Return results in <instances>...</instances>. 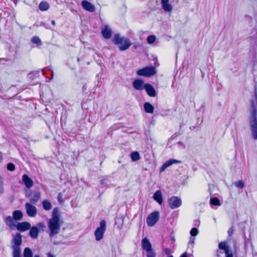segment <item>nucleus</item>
Wrapping results in <instances>:
<instances>
[{"mask_svg": "<svg viewBox=\"0 0 257 257\" xmlns=\"http://www.w3.org/2000/svg\"><path fill=\"white\" fill-rule=\"evenodd\" d=\"M62 223V221L60 220V215L58 213V209L55 208L52 212V217L48 222L50 236H54L59 232Z\"/></svg>", "mask_w": 257, "mask_h": 257, "instance_id": "f257e3e1", "label": "nucleus"}, {"mask_svg": "<svg viewBox=\"0 0 257 257\" xmlns=\"http://www.w3.org/2000/svg\"><path fill=\"white\" fill-rule=\"evenodd\" d=\"M112 42L118 46L119 50L121 51L126 50L132 45V43L128 38L121 37L119 34L114 35Z\"/></svg>", "mask_w": 257, "mask_h": 257, "instance_id": "f03ea898", "label": "nucleus"}, {"mask_svg": "<svg viewBox=\"0 0 257 257\" xmlns=\"http://www.w3.org/2000/svg\"><path fill=\"white\" fill-rule=\"evenodd\" d=\"M23 214L21 210H16L13 211V216H7L5 218V222L7 225L10 228H13L15 224L14 220L19 221L22 219Z\"/></svg>", "mask_w": 257, "mask_h": 257, "instance_id": "7ed1b4c3", "label": "nucleus"}, {"mask_svg": "<svg viewBox=\"0 0 257 257\" xmlns=\"http://www.w3.org/2000/svg\"><path fill=\"white\" fill-rule=\"evenodd\" d=\"M157 71L154 66H146L137 70L138 75L145 77H151L156 74Z\"/></svg>", "mask_w": 257, "mask_h": 257, "instance_id": "20e7f679", "label": "nucleus"}, {"mask_svg": "<svg viewBox=\"0 0 257 257\" xmlns=\"http://www.w3.org/2000/svg\"><path fill=\"white\" fill-rule=\"evenodd\" d=\"M99 224V226L97 227L94 231L95 240L98 241L103 238L104 233L106 230V222L105 220H101Z\"/></svg>", "mask_w": 257, "mask_h": 257, "instance_id": "39448f33", "label": "nucleus"}, {"mask_svg": "<svg viewBox=\"0 0 257 257\" xmlns=\"http://www.w3.org/2000/svg\"><path fill=\"white\" fill-rule=\"evenodd\" d=\"M142 245L143 249L146 251L147 257L156 256V253L152 248V244L147 237L142 239Z\"/></svg>", "mask_w": 257, "mask_h": 257, "instance_id": "423d86ee", "label": "nucleus"}, {"mask_svg": "<svg viewBox=\"0 0 257 257\" xmlns=\"http://www.w3.org/2000/svg\"><path fill=\"white\" fill-rule=\"evenodd\" d=\"M249 122L251 127L252 137L254 140H257V114L250 113Z\"/></svg>", "mask_w": 257, "mask_h": 257, "instance_id": "0eeeda50", "label": "nucleus"}, {"mask_svg": "<svg viewBox=\"0 0 257 257\" xmlns=\"http://www.w3.org/2000/svg\"><path fill=\"white\" fill-rule=\"evenodd\" d=\"M159 219V212L154 211L147 217V223L149 226H154Z\"/></svg>", "mask_w": 257, "mask_h": 257, "instance_id": "6e6552de", "label": "nucleus"}, {"mask_svg": "<svg viewBox=\"0 0 257 257\" xmlns=\"http://www.w3.org/2000/svg\"><path fill=\"white\" fill-rule=\"evenodd\" d=\"M168 205L172 209H174L179 207L182 204V200L177 196H172L168 199Z\"/></svg>", "mask_w": 257, "mask_h": 257, "instance_id": "1a4fd4ad", "label": "nucleus"}, {"mask_svg": "<svg viewBox=\"0 0 257 257\" xmlns=\"http://www.w3.org/2000/svg\"><path fill=\"white\" fill-rule=\"evenodd\" d=\"M249 111L250 113L257 114V91H254V95L250 100Z\"/></svg>", "mask_w": 257, "mask_h": 257, "instance_id": "9d476101", "label": "nucleus"}, {"mask_svg": "<svg viewBox=\"0 0 257 257\" xmlns=\"http://www.w3.org/2000/svg\"><path fill=\"white\" fill-rule=\"evenodd\" d=\"M17 229L20 232H25L31 228V224L27 221L18 222L15 224Z\"/></svg>", "mask_w": 257, "mask_h": 257, "instance_id": "9b49d317", "label": "nucleus"}, {"mask_svg": "<svg viewBox=\"0 0 257 257\" xmlns=\"http://www.w3.org/2000/svg\"><path fill=\"white\" fill-rule=\"evenodd\" d=\"M218 247L220 249L224 250L225 257H233L232 251L229 249V246L226 245L225 242H220Z\"/></svg>", "mask_w": 257, "mask_h": 257, "instance_id": "f8f14e48", "label": "nucleus"}, {"mask_svg": "<svg viewBox=\"0 0 257 257\" xmlns=\"http://www.w3.org/2000/svg\"><path fill=\"white\" fill-rule=\"evenodd\" d=\"M145 84L142 79L136 78L133 82V86L136 90L141 91L144 89Z\"/></svg>", "mask_w": 257, "mask_h": 257, "instance_id": "ddd939ff", "label": "nucleus"}, {"mask_svg": "<svg viewBox=\"0 0 257 257\" xmlns=\"http://www.w3.org/2000/svg\"><path fill=\"white\" fill-rule=\"evenodd\" d=\"M26 209L27 211V213L30 217H34L37 214V209L36 207L29 203H26Z\"/></svg>", "mask_w": 257, "mask_h": 257, "instance_id": "4468645a", "label": "nucleus"}, {"mask_svg": "<svg viewBox=\"0 0 257 257\" xmlns=\"http://www.w3.org/2000/svg\"><path fill=\"white\" fill-rule=\"evenodd\" d=\"M144 89L149 96L154 97L156 96V90L151 84L145 83Z\"/></svg>", "mask_w": 257, "mask_h": 257, "instance_id": "2eb2a0df", "label": "nucleus"}, {"mask_svg": "<svg viewBox=\"0 0 257 257\" xmlns=\"http://www.w3.org/2000/svg\"><path fill=\"white\" fill-rule=\"evenodd\" d=\"M101 34L104 38L109 39L112 35V31L108 25H104L101 28Z\"/></svg>", "mask_w": 257, "mask_h": 257, "instance_id": "dca6fc26", "label": "nucleus"}, {"mask_svg": "<svg viewBox=\"0 0 257 257\" xmlns=\"http://www.w3.org/2000/svg\"><path fill=\"white\" fill-rule=\"evenodd\" d=\"M81 5L83 9L88 12H94L95 10V6L87 1H83L81 3Z\"/></svg>", "mask_w": 257, "mask_h": 257, "instance_id": "f3484780", "label": "nucleus"}, {"mask_svg": "<svg viewBox=\"0 0 257 257\" xmlns=\"http://www.w3.org/2000/svg\"><path fill=\"white\" fill-rule=\"evenodd\" d=\"M162 9L170 15L173 11V6L169 3V0H162Z\"/></svg>", "mask_w": 257, "mask_h": 257, "instance_id": "a211bd4d", "label": "nucleus"}, {"mask_svg": "<svg viewBox=\"0 0 257 257\" xmlns=\"http://www.w3.org/2000/svg\"><path fill=\"white\" fill-rule=\"evenodd\" d=\"M13 247H20L22 243V236L20 233H17L15 235L13 239Z\"/></svg>", "mask_w": 257, "mask_h": 257, "instance_id": "6ab92c4d", "label": "nucleus"}, {"mask_svg": "<svg viewBox=\"0 0 257 257\" xmlns=\"http://www.w3.org/2000/svg\"><path fill=\"white\" fill-rule=\"evenodd\" d=\"M182 162L180 160L171 159L165 162L162 165V172L164 171L166 169L174 164H181Z\"/></svg>", "mask_w": 257, "mask_h": 257, "instance_id": "aec40b11", "label": "nucleus"}, {"mask_svg": "<svg viewBox=\"0 0 257 257\" xmlns=\"http://www.w3.org/2000/svg\"><path fill=\"white\" fill-rule=\"evenodd\" d=\"M22 180L25 186L28 188H31L34 185L32 179L27 174H24L22 176Z\"/></svg>", "mask_w": 257, "mask_h": 257, "instance_id": "412c9836", "label": "nucleus"}, {"mask_svg": "<svg viewBox=\"0 0 257 257\" xmlns=\"http://www.w3.org/2000/svg\"><path fill=\"white\" fill-rule=\"evenodd\" d=\"M29 232L30 236L34 239L37 238L39 234V229L36 226L31 227Z\"/></svg>", "mask_w": 257, "mask_h": 257, "instance_id": "4be33fe9", "label": "nucleus"}, {"mask_svg": "<svg viewBox=\"0 0 257 257\" xmlns=\"http://www.w3.org/2000/svg\"><path fill=\"white\" fill-rule=\"evenodd\" d=\"M144 108L147 113H153L154 111V107L150 102H145L144 104Z\"/></svg>", "mask_w": 257, "mask_h": 257, "instance_id": "5701e85b", "label": "nucleus"}, {"mask_svg": "<svg viewBox=\"0 0 257 257\" xmlns=\"http://www.w3.org/2000/svg\"><path fill=\"white\" fill-rule=\"evenodd\" d=\"M50 8L49 4L48 2L45 1L41 2L39 5V9L41 11H46Z\"/></svg>", "mask_w": 257, "mask_h": 257, "instance_id": "b1692460", "label": "nucleus"}, {"mask_svg": "<svg viewBox=\"0 0 257 257\" xmlns=\"http://www.w3.org/2000/svg\"><path fill=\"white\" fill-rule=\"evenodd\" d=\"M42 205L44 209L45 210H50L52 207L51 202L48 200H44L42 202Z\"/></svg>", "mask_w": 257, "mask_h": 257, "instance_id": "393cba45", "label": "nucleus"}, {"mask_svg": "<svg viewBox=\"0 0 257 257\" xmlns=\"http://www.w3.org/2000/svg\"><path fill=\"white\" fill-rule=\"evenodd\" d=\"M130 156L133 161H137L141 159L140 155L137 151H135L131 153Z\"/></svg>", "mask_w": 257, "mask_h": 257, "instance_id": "a878e982", "label": "nucleus"}, {"mask_svg": "<svg viewBox=\"0 0 257 257\" xmlns=\"http://www.w3.org/2000/svg\"><path fill=\"white\" fill-rule=\"evenodd\" d=\"M40 198V193L37 192L34 193L32 197L30 199V202L32 204H35Z\"/></svg>", "mask_w": 257, "mask_h": 257, "instance_id": "bb28decb", "label": "nucleus"}, {"mask_svg": "<svg viewBox=\"0 0 257 257\" xmlns=\"http://www.w3.org/2000/svg\"><path fill=\"white\" fill-rule=\"evenodd\" d=\"M154 199L161 204V190H157L153 196Z\"/></svg>", "mask_w": 257, "mask_h": 257, "instance_id": "cd10ccee", "label": "nucleus"}, {"mask_svg": "<svg viewBox=\"0 0 257 257\" xmlns=\"http://www.w3.org/2000/svg\"><path fill=\"white\" fill-rule=\"evenodd\" d=\"M13 257H22L20 247H14L13 252Z\"/></svg>", "mask_w": 257, "mask_h": 257, "instance_id": "c85d7f7f", "label": "nucleus"}, {"mask_svg": "<svg viewBox=\"0 0 257 257\" xmlns=\"http://www.w3.org/2000/svg\"><path fill=\"white\" fill-rule=\"evenodd\" d=\"M33 44H36L37 46H40L42 44L41 39L37 36H33L31 40Z\"/></svg>", "mask_w": 257, "mask_h": 257, "instance_id": "c756f323", "label": "nucleus"}, {"mask_svg": "<svg viewBox=\"0 0 257 257\" xmlns=\"http://www.w3.org/2000/svg\"><path fill=\"white\" fill-rule=\"evenodd\" d=\"M24 257H33V253L29 247H26L24 251Z\"/></svg>", "mask_w": 257, "mask_h": 257, "instance_id": "7c9ffc66", "label": "nucleus"}, {"mask_svg": "<svg viewBox=\"0 0 257 257\" xmlns=\"http://www.w3.org/2000/svg\"><path fill=\"white\" fill-rule=\"evenodd\" d=\"M210 204L212 205H216V206H219V205H220V201L216 197L211 198L210 199Z\"/></svg>", "mask_w": 257, "mask_h": 257, "instance_id": "2f4dec72", "label": "nucleus"}, {"mask_svg": "<svg viewBox=\"0 0 257 257\" xmlns=\"http://www.w3.org/2000/svg\"><path fill=\"white\" fill-rule=\"evenodd\" d=\"M173 252V251L169 248H163V255H172L171 254Z\"/></svg>", "mask_w": 257, "mask_h": 257, "instance_id": "473e14b6", "label": "nucleus"}, {"mask_svg": "<svg viewBox=\"0 0 257 257\" xmlns=\"http://www.w3.org/2000/svg\"><path fill=\"white\" fill-rule=\"evenodd\" d=\"M234 185L236 187L242 189L244 187L245 185L244 182L242 180H239L234 183Z\"/></svg>", "mask_w": 257, "mask_h": 257, "instance_id": "72a5a7b5", "label": "nucleus"}, {"mask_svg": "<svg viewBox=\"0 0 257 257\" xmlns=\"http://www.w3.org/2000/svg\"><path fill=\"white\" fill-rule=\"evenodd\" d=\"M156 41V37L153 35H150L147 38V42L149 44H153Z\"/></svg>", "mask_w": 257, "mask_h": 257, "instance_id": "f704fd0d", "label": "nucleus"}, {"mask_svg": "<svg viewBox=\"0 0 257 257\" xmlns=\"http://www.w3.org/2000/svg\"><path fill=\"white\" fill-rule=\"evenodd\" d=\"M198 230L197 228L193 227L190 230V233L192 236H196L198 234Z\"/></svg>", "mask_w": 257, "mask_h": 257, "instance_id": "c9c22d12", "label": "nucleus"}, {"mask_svg": "<svg viewBox=\"0 0 257 257\" xmlns=\"http://www.w3.org/2000/svg\"><path fill=\"white\" fill-rule=\"evenodd\" d=\"M16 169L15 165L12 163H9L7 165V169L10 171H14Z\"/></svg>", "mask_w": 257, "mask_h": 257, "instance_id": "e433bc0d", "label": "nucleus"}, {"mask_svg": "<svg viewBox=\"0 0 257 257\" xmlns=\"http://www.w3.org/2000/svg\"><path fill=\"white\" fill-rule=\"evenodd\" d=\"M195 238L194 236H191L190 237L189 241V242H188V247L190 246H191L192 247H193V245H194V243H195Z\"/></svg>", "mask_w": 257, "mask_h": 257, "instance_id": "4c0bfd02", "label": "nucleus"}, {"mask_svg": "<svg viewBox=\"0 0 257 257\" xmlns=\"http://www.w3.org/2000/svg\"><path fill=\"white\" fill-rule=\"evenodd\" d=\"M4 192V185H3V182L2 180V178L0 176V194H2Z\"/></svg>", "mask_w": 257, "mask_h": 257, "instance_id": "58836bf2", "label": "nucleus"}, {"mask_svg": "<svg viewBox=\"0 0 257 257\" xmlns=\"http://www.w3.org/2000/svg\"><path fill=\"white\" fill-rule=\"evenodd\" d=\"M170 239L171 240L172 243H173L175 242V234L173 230L171 231L170 233Z\"/></svg>", "mask_w": 257, "mask_h": 257, "instance_id": "ea45409f", "label": "nucleus"}, {"mask_svg": "<svg viewBox=\"0 0 257 257\" xmlns=\"http://www.w3.org/2000/svg\"><path fill=\"white\" fill-rule=\"evenodd\" d=\"M233 226L230 227L227 231L229 237H230L233 234Z\"/></svg>", "mask_w": 257, "mask_h": 257, "instance_id": "a19ab883", "label": "nucleus"}, {"mask_svg": "<svg viewBox=\"0 0 257 257\" xmlns=\"http://www.w3.org/2000/svg\"><path fill=\"white\" fill-rule=\"evenodd\" d=\"M244 19L246 22H247L248 23L251 22L252 21L251 17L247 15H246L244 16Z\"/></svg>", "mask_w": 257, "mask_h": 257, "instance_id": "79ce46f5", "label": "nucleus"}, {"mask_svg": "<svg viewBox=\"0 0 257 257\" xmlns=\"http://www.w3.org/2000/svg\"><path fill=\"white\" fill-rule=\"evenodd\" d=\"M62 194L61 193H59L58 195V197H57V198H58V200L59 201V202H60V203H61L63 201H62Z\"/></svg>", "mask_w": 257, "mask_h": 257, "instance_id": "37998d69", "label": "nucleus"}, {"mask_svg": "<svg viewBox=\"0 0 257 257\" xmlns=\"http://www.w3.org/2000/svg\"><path fill=\"white\" fill-rule=\"evenodd\" d=\"M4 158L3 153L2 152L0 151V163H2L3 162Z\"/></svg>", "mask_w": 257, "mask_h": 257, "instance_id": "c03bdc74", "label": "nucleus"}, {"mask_svg": "<svg viewBox=\"0 0 257 257\" xmlns=\"http://www.w3.org/2000/svg\"><path fill=\"white\" fill-rule=\"evenodd\" d=\"M47 257H54V256L50 252L47 253Z\"/></svg>", "mask_w": 257, "mask_h": 257, "instance_id": "a18cd8bd", "label": "nucleus"}, {"mask_svg": "<svg viewBox=\"0 0 257 257\" xmlns=\"http://www.w3.org/2000/svg\"><path fill=\"white\" fill-rule=\"evenodd\" d=\"M180 257H188L187 255V252L183 253Z\"/></svg>", "mask_w": 257, "mask_h": 257, "instance_id": "49530a36", "label": "nucleus"}, {"mask_svg": "<svg viewBox=\"0 0 257 257\" xmlns=\"http://www.w3.org/2000/svg\"><path fill=\"white\" fill-rule=\"evenodd\" d=\"M254 91H257V82H256L254 84Z\"/></svg>", "mask_w": 257, "mask_h": 257, "instance_id": "de8ad7c7", "label": "nucleus"}, {"mask_svg": "<svg viewBox=\"0 0 257 257\" xmlns=\"http://www.w3.org/2000/svg\"><path fill=\"white\" fill-rule=\"evenodd\" d=\"M51 24L53 26H55L56 23H55V21L54 20H52L51 21Z\"/></svg>", "mask_w": 257, "mask_h": 257, "instance_id": "09e8293b", "label": "nucleus"}, {"mask_svg": "<svg viewBox=\"0 0 257 257\" xmlns=\"http://www.w3.org/2000/svg\"><path fill=\"white\" fill-rule=\"evenodd\" d=\"M221 253V252H219L218 250L217 251V257H221L220 255V254Z\"/></svg>", "mask_w": 257, "mask_h": 257, "instance_id": "8fccbe9b", "label": "nucleus"}, {"mask_svg": "<svg viewBox=\"0 0 257 257\" xmlns=\"http://www.w3.org/2000/svg\"><path fill=\"white\" fill-rule=\"evenodd\" d=\"M34 257H40L38 255H35Z\"/></svg>", "mask_w": 257, "mask_h": 257, "instance_id": "3c124183", "label": "nucleus"}, {"mask_svg": "<svg viewBox=\"0 0 257 257\" xmlns=\"http://www.w3.org/2000/svg\"><path fill=\"white\" fill-rule=\"evenodd\" d=\"M250 38H251V39H253V36H251Z\"/></svg>", "mask_w": 257, "mask_h": 257, "instance_id": "603ef678", "label": "nucleus"}, {"mask_svg": "<svg viewBox=\"0 0 257 257\" xmlns=\"http://www.w3.org/2000/svg\"><path fill=\"white\" fill-rule=\"evenodd\" d=\"M256 36L254 37V38L257 37V31L256 32Z\"/></svg>", "mask_w": 257, "mask_h": 257, "instance_id": "864d4df0", "label": "nucleus"}, {"mask_svg": "<svg viewBox=\"0 0 257 257\" xmlns=\"http://www.w3.org/2000/svg\"><path fill=\"white\" fill-rule=\"evenodd\" d=\"M161 201H162V202H163V199H162V200H161Z\"/></svg>", "mask_w": 257, "mask_h": 257, "instance_id": "5fc2aeb1", "label": "nucleus"}]
</instances>
